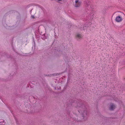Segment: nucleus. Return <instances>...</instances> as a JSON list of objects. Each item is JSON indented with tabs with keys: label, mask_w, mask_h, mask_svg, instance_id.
<instances>
[{
	"label": "nucleus",
	"mask_w": 125,
	"mask_h": 125,
	"mask_svg": "<svg viewBox=\"0 0 125 125\" xmlns=\"http://www.w3.org/2000/svg\"><path fill=\"white\" fill-rule=\"evenodd\" d=\"M76 107L78 109V111L82 115L83 117L80 121L85 120L88 116L87 112L85 105L81 103L77 104Z\"/></svg>",
	"instance_id": "obj_1"
},
{
	"label": "nucleus",
	"mask_w": 125,
	"mask_h": 125,
	"mask_svg": "<svg viewBox=\"0 0 125 125\" xmlns=\"http://www.w3.org/2000/svg\"><path fill=\"white\" fill-rule=\"evenodd\" d=\"M81 4V2L79 0H75V3L74 6L75 7H80Z\"/></svg>",
	"instance_id": "obj_2"
},
{
	"label": "nucleus",
	"mask_w": 125,
	"mask_h": 125,
	"mask_svg": "<svg viewBox=\"0 0 125 125\" xmlns=\"http://www.w3.org/2000/svg\"><path fill=\"white\" fill-rule=\"evenodd\" d=\"M116 105L113 103H111L110 105L109 109L111 110H113L116 107Z\"/></svg>",
	"instance_id": "obj_3"
},
{
	"label": "nucleus",
	"mask_w": 125,
	"mask_h": 125,
	"mask_svg": "<svg viewBox=\"0 0 125 125\" xmlns=\"http://www.w3.org/2000/svg\"><path fill=\"white\" fill-rule=\"evenodd\" d=\"M122 19L121 17L118 16L116 17L115 21L117 22H120L122 21Z\"/></svg>",
	"instance_id": "obj_4"
},
{
	"label": "nucleus",
	"mask_w": 125,
	"mask_h": 125,
	"mask_svg": "<svg viewBox=\"0 0 125 125\" xmlns=\"http://www.w3.org/2000/svg\"><path fill=\"white\" fill-rule=\"evenodd\" d=\"M83 36L80 34L77 33L76 36V38L77 39H82V38Z\"/></svg>",
	"instance_id": "obj_5"
},
{
	"label": "nucleus",
	"mask_w": 125,
	"mask_h": 125,
	"mask_svg": "<svg viewBox=\"0 0 125 125\" xmlns=\"http://www.w3.org/2000/svg\"><path fill=\"white\" fill-rule=\"evenodd\" d=\"M94 12H93V13H92V14H91V15H92V16H93V15H94Z\"/></svg>",
	"instance_id": "obj_6"
},
{
	"label": "nucleus",
	"mask_w": 125,
	"mask_h": 125,
	"mask_svg": "<svg viewBox=\"0 0 125 125\" xmlns=\"http://www.w3.org/2000/svg\"><path fill=\"white\" fill-rule=\"evenodd\" d=\"M31 17H32V18H34V16H33V15H32V16H31Z\"/></svg>",
	"instance_id": "obj_7"
},
{
	"label": "nucleus",
	"mask_w": 125,
	"mask_h": 125,
	"mask_svg": "<svg viewBox=\"0 0 125 125\" xmlns=\"http://www.w3.org/2000/svg\"><path fill=\"white\" fill-rule=\"evenodd\" d=\"M82 27H81V30H83H83H84V29H82Z\"/></svg>",
	"instance_id": "obj_8"
},
{
	"label": "nucleus",
	"mask_w": 125,
	"mask_h": 125,
	"mask_svg": "<svg viewBox=\"0 0 125 125\" xmlns=\"http://www.w3.org/2000/svg\"><path fill=\"white\" fill-rule=\"evenodd\" d=\"M59 1H61L62 0H58Z\"/></svg>",
	"instance_id": "obj_9"
},
{
	"label": "nucleus",
	"mask_w": 125,
	"mask_h": 125,
	"mask_svg": "<svg viewBox=\"0 0 125 125\" xmlns=\"http://www.w3.org/2000/svg\"><path fill=\"white\" fill-rule=\"evenodd\" d=\"M115 13H114V14H115Z\"/></svg>",
	"instance_id": "obj_10"
}]
</instances>
